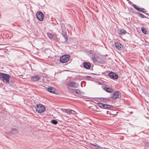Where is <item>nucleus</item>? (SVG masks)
Segmentation results:
<instances>
[{
	"label": "nucleus",
	"instance_id": "dca6fc26",
	"mask_svg": "<svg viewBox=\"0 0 149 149\" xmlns=\"http://www.w3.org/2000/svg\"><path fill=\"white\" fill-rule=\"evenodd\" d=\"M84 67L87 69H89L91 66V65L89 62H85L83 63Z\"/></svg>",
	"mask_w": 149,
	"mask_h": 149
},
{
	"label": "nucleus",
	"instance_id": "5701e85b",
	"mask_svg": "<svg viewBox=\"0 0 149 149\" xmlns=\"http://www.w3.org/2000/svg\"><path fill=\"white\" fill-rule=\"evenodd\" d=\"M139 16L141 17V18H146L147 17L145 16L144 15L141 13L139 14Z\"/></svg>",
	"mask_w": 149,
	"mask_h": 149
},
{
	"label": "nucleus",
	"instance_id": "0eeeda50",
	"mask_svg": "<svg viewBox=\"0 0 149 149\" xmlns=\"http://www.w3.org/2000/svg\"><path fill=\"white\" fill-rule=\"evenodd\" d=\"M36 17L40 21L43 20L44 18V15L41 12L39 11L36 14Z\"/></svg>",
	"mask_w": 149,
	"mask_h": 149
},
{
	"label": "nucleus",
	"instance_id": "c756f323",
	"mask_svg": "<svg viewBox=\"0 0 149 149\" xmlns=\"http://www.w3.org/2000/svg\"><path fill=\"white\" fill-rule=\"evenodd\" d=\"M108 112H109L108 111H107V113H108Z\"/></svg>",
	"mask_w": 149,
	"mask_h": 149
},
{
	"label": "nucleus",
	"instance_id": "cd10ccee",
	"mask_svg": "<svg viewBox=\"0 0 149 149\" xmlns=\"http://www.w3.org/2000/svg\"><path fill=\"white\" fill-rule=\"evenodd\" d=\"M101 98L104 101H107V99L106 98Z\"/></svg>",
	"mask_w": 149,
	"mask_h": 149
},
{
	"label": "nucleus",
	"instance_id": "1a4fd4ad",
	"mask_svg": "<svg viewBox=\"0 0 149 149\" xmlns=\"http://www.w3.org/2000/svg\"><path fill=\"white\" fill-rule=\"evenodd\" d=\"M109 77L110 78L116 79H118V75L115 73L112 72H110L108 74Z\"/></svg>",
	"mask_w": 149,
	"mask_h": 149
},
{
	"label": "nucleus",
	"instance_id": "2eb2a0df",
	"mask_svg": "<svg viewBox=\"0 0 149 149\" xmlns=\"http://www.w3.org/2000/svg\"><path fill=\"white\" fill-rule=\"evenodd\" d=\"M67 84L69 86L74 88H76L77 86V83L74 82H69Z\"/></svg>",
	"mask_w": 149,
	"mask_h": 149
},
{
	"label": "nucleus",
	"instance_id": "b1692460",
	"mask_svg": "<svg viewBox=\"0 0 149 149\" xmlns=\"http://www.w3.org/2000/svg\"><path fill=\"white\" fill-rule=\"evenodd\" d=\"M91 145L95 147H97L98 148L100 147V146L99 145H97L96 143H95L94 144L91 143Z\"/></svg>",
	"mask_w": 149,
	"mask_h": 149
},
{
	"label": "nucleus",
	"instance_id": "7ed1b4c3",
	"mask_svg": "<svg viewBox=\"0 0 149 149\" xmlns=\"http://www.w3.org/2000/svg\"><path fill=\"white\" fill-rule=\"evenodd\" d=\"M35 108L36 111L39 113L44 112L45 110V107L41 104H36Z\"/></svg>",
	"mask_w": 149,
	"mask_h": 149
},
{
	"label": "nucleus",
	"instance_id": "aec40b11",
	"mask_svg": "<svg viewBox=\"0 0 149 149\" xmlns=\"http://www.w3.org/2000/svg\"><path fill=\"white\" fill-rule=\"evenodd\" d=\"M47 35L48 37L51 39H52L53 38V35L50 33H47Z\"/></svg>",
	"mask_w": 149,
	"mask_h": 149
},
{
	"label": "nucleus",
	"instance_id": "bb28decb",
	"mask_svg": "<svg viewBox=\"0 0 149 149\" xmlns=\"http://www.w3.org/2000/svg\"><path fill=\"white\" fill-rule=\"evenodd\" d=\"M75 92L76 93L80 94L81 93L80 91L78 89H77L75 90Z\"/></svg>",
	"mask_w": 149,
	"mask_h": 149
},
{
	"label": "nucleus",
	"instance_id": "f8f14e48",
	"mask_svg": "<svg viewBox=\"0 0 149 149\" xmlns=\"http://www.w3.org/2000/svg\"><path fill=\"white\" fill-rule=\"evenodd\" d=\"M65 112L69 115H74L76 113V112L74 111L69 109H66Z\"/></svg>",
	"mask_w": 149,
	"mask_h": 149
},
{
	"label": "nucleus",
	"instance_id": "4468645a",
	"mask_svg": "<svg viewBox=\"0 0 149 149\" xmlns=\"http://www.w3.org/2000/svg\"><path fill=\"white\" fill-rule=\"evenodd\" d=\"M103 89L109 93H111L113 92L114 90L111 88H107V87H104L103 88Z\"/></svg>",
	"mask_w": 149,
	"mask_h": 149
},
{
	"label": "nucleus",
	"instance_id": "a878e982",
	"mask_svg": "<svg viewBox=\"0 0 149 149\" xmlns=\"http://www.w3.org/2000/svg\"><path fill=\"white\" fill-rule=\"evenodd\" d=\"M134 7L137 10H139V9H141V8H139L138 7H137L136 6V5H135V4H134Z\"/></svg>",
	"mask_w": 149,
	"mask_h": 149
},
{
	"label": "nucleus",
	"instance_id": "f03ea898",
	"mask_svg": "<svg viewBox=\"0 0 149 149\" xmlns=\"http://www.w3.org/2000/svg\"><path fill=\"white\" fill-rule=\"evenodd\" d=\"M91 59L94 63L97 64L101 63V59L95 53L92 54L91 57Z\"/></svg>",
	"mask_w": 149,
	"mask_h": 149
},
{
	"label": "nucleus",
	"instance_id": "c85d7f7f",
	"mask_svg": "<svg viewBox=\"0 0 149 149\" xmlns=\"http://www.w3.org/2000/svg\"><path fill=\"white\" fill-rule=\"evenodd\" d=\"M68 25L69 27H71V25H70L69 24Z\"/></svg>",
	"mask_w": 149,
	"mask_h": 149
},
{
	"label": "nucleus",
	"instance_id": "4be33fe9",
	"mask_svg": "<svg viewBox=\"0 0 149 149\" xmlns=\"http://www.w3.org/2000/svg\"><path fill=\"white\" fill-rule=\"evenodd\" d=\"M141 30L142 32L145 34H146L147 32L146 30L144 28L142 27L141 28Z\"/></svg>",
	"mask_w": 149,
	"mask_h": 149
},
{
	"label": "nucleus",
	"instance_id": "f3484780",
	"mask_svg": "<svg viewBox=\"0 0 149 149\" xmlns=\"http://www.w3.org/2000/svg\"><path fill=\"white\" fill-rule=\"evenodd\" d=\"M118 32V33L121 36L125 34L126 33V31L123 29L119 30Z\"/></svg>",
	"mask_w": 149,
	"mask_h": 149
},
{
	"label": "nucleus",
	"instance_id": "423d86ee",
	"mask_svg": "<svg viewBox=\"0 0 149 149\" xmlns=\"http://www.w3.org/2000/svg\"><path fill=\"white\" fill-rule=\"evenodd\" d=\"M121 96L120 93L119 91H116L112 95L111 97L113 99H115L120 98Z\"/></svg>",
	"mask_w": 149,
	"mask_h": 149
},
{
	"label": "nucleus",
	"instance_id": "a211bd4d",
	"mask_svg": "<svg viewBox=\"0 0 149 149\" xmlns=\"http://www.w3.org/2000/svg\"><path fill=\"white\" fill-rule=\"evenodd\" d=\"M18 133V130L15 128H13L11 130V133L13 134H15Z\"/></svg>",
	"mask_w": 149,
	"mask_h": 149
},
{
	"label": "nucleus",
	"instance_id": "ddd939ff",
	"mask_svg": "<svg viewBox=\"0 0 149 149\" xmlns=\"http://www.w3.org/2000/svg\"><path fill=\"white\" fill-rule=\"evenodd\" d=\"M56 89L52 87H50L48 88L47 89V91L49 92L54 94H56Z\"/></svg>",
	"mask_w": 149,
	"mask_h": 149
},
{
	"label": "nucleus",
	"instance_id": "393cba45",
	"mask_svg": "<svg viewBox=\"0 0 149 149\" xmlns=\"http://www.w3.org/2000/svg\"><path fill=\"white\" fill-rule=\"evenodd\" d=\"M139 10L144 13L146 11L143 8H141V9H139Z\"/></svg>",
	"mask_w": 149,
	"mask_h": 149
},
{
	"label": "nucleus",
	"instance_id": "f257e3e1",
	"mask_svg": "<svg viewBox=\"0 0 149 149\" xmlns=\"http://www.w3.org/2000/svg\"><path fill=\"white\" fill-rule=\"evenodd\" d=\"M10 76L7 74L0 72V79L6 83H9Z\"/></svg>",
	"mask_w": 149,
	"mask_h": 149
},
{
	"label": "nucleus",
	"instance_id": "6ab92c4d",
	"mask_svg": "<svg viewBox=\"0 0 149 149\" xmlns=\"http://www.w3.org/2000/svg\"><path fill=\"white\" fill-rule=\"evenodd\" d=\"M66 33L62 34L63 38L65 39V42L67 43L68 41V36L66 35Z\"/></svg>",
	"mask_w": 149,
	"mask_h": 149
},
{
	"label": "nucleus",
	"instance_id": "412c9836",
	"mask_svg": "<svg viewBox=\"0 0 149 149\" xmlns=\"http://www.w3.org/2000/svg\"><path fill=\"white\" fill-rule=\"evenodd\" d=\"M51 123L54 124L56 125L58 123V121L55 120H51Z\"/></svg>",
	"mask_w": 149,
	"mask_h": 149
},
{
	"label": "nucleus",
	"instance_id": "39448f33",
	"mask_svg": "<svg viewBox=\"0 0 149 149\" xmlns=\"http://www.w3.org/2000/svg\"><path fill=\"white\" fill-rule=\"evenodd\" d=\"M99 107L102 109H111L112 106L109 105L104 104L102 103H97Z\"/></svg>",
	"mask_w": 149,
	"mask_h": 149
},
{
	"label": "nucleus",
	"instance_id": "9d476101",
	"mask_svg": "<svg viewBox=\"0 0 149 149\" xmlns=\"http://www.w3.org/2000/svg\"><path fill=\"white\" fill-rule=\"evenodd\" d=\"M31 79L33 81H37L40 79V77L38 75H34L31 77Z\"/></svg>",
	"mask_w": 149,
	"mask_h": 149
},
{
	"label": "nucleus",
	"instance_id": "9b49d317",
	"mask_svg": "<svg viewBox=\"0 0 149 149\" xmlns=\"http://www.w3.org/2000/svg\"><path fill=\"white\" fill-rule=\"evenodd\" d=\"M114 46L117 49L119 50H121L123 48V46L119 42H115Z\"/></svg>",
	"mask_w": 149,
	"mask_h": 149
},
{
	"label": "nucleus",
	"instance_id": "20e7f679",
	"mask_svg": "<svg viewBox=\"0 0 149 149\" xmlns=\"http://www.w3.org/2000/svg\"><path fill=\"white\" fill-rule=\"evenodd\" d=\"M70 56L69 55H64L60 57V62L62 63H65L68 61Z\"/></svg>",
	"mask_w": 149,
	"mask_h": 149
},
{
	"label": "nucleus",
	"instance_id": "6e6552de",
	"mask_svg": "<svg viewBox=\"0 0 149 149\" xmlns=\"http://www.w3.org/2000/svg\"><path fill=\"white\" fill-rule=\"evenodd\" d=\"M61 28L59 30V32L61 34L66 33V29L65 24L61 23Z\"/></svg>",
	"mask_w": 149,
	"mask_h": 149
}]
</instances>
